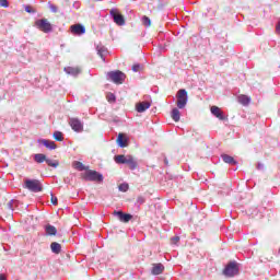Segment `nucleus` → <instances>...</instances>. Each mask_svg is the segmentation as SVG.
<instances>
[{"label": "nucleus", "mask_w": 280, "mask_h": 280, "mask_svg": "<svg viewBox=\"0 0 280 280\" xmlns=\"http://www.w3.org/2000/svg\"><path fill=\"white\" fill-rule=\"evenodd\" d=\"M211 114L217 117V119H220V121L226 120V117L224 116V112L218 106H212L210 108Z\"/></svg>", "instance_id": "nucleus-11"}, {"label": "nucleus", "mask_w": 280, "mask_h": 280, "mask_svg": "<svg viewBox=\"0 0 280 280\" xmlns=\"http://www.w3.org/2000/svg\"><path fill=\"white\" fill-rule=\"evenodd\" d=\"M107 100H108V102H115L116 98H115V95L113 93H110L107 95Z\"/></svg>", "instance_id": "nucleus-34"}, {"label": "nucleus", "mask_w": 280, "mask_h": 280, "mask_svg": "<svg viewBox=\"0 0 280 280\" xmlns=\"http://www.w3.org/2000/svg\"><path fill=\"white\" fill-rule=\"evenodd\" d=\"M223 162L228 163L229 165H237V161L229 154H223L222 155Z\"/></svg>", "instance_id": "nucleus-18"}, {"label": "nucleus", "mask_w": 280, "mask_h": 280, "mask_svg": "<svg viewBox=\"0 0 280 280\" xmlns=\"http://www.w3.org/2000/svg\"><path fill=\"white\" fill-rule=\"evenodd\" d=\"M35 27L39 30L40 32H44V34H49L54 30V26L51 25V22L47 19H40L35 22Z\"/></svg>", "instance_id": "nucleus-4"}, {"label": "nucleus", "mask_w": 280, "mask_h": 280, "mask_svg": "<svg viewBox=\"0 0 280 280\" xmlns=\"http://www.w3.org/2000/svg\"><path fill=\"white\" fill-rule=\"evenodd\" d=\"M50 250L52 253H55V255H60L61 250H62V245H60L59 243L57 242H52L50 244Z\"/></svg>", "instance_id": "nucleus-17"}, {"label": "nucleus", "mask_w": 280, "mask_h": 280, "mask_svg": "<svg viewBox=\"0 0 280 280\" xmlns=\"http://www.w3.org/2000/svg\"><path fill=\"white\" fill-rule=\"evenodd\" d=\"M178 240H180L179 237H176L175 241L178 242Z\"/></svg>", "instance_id": "nucleus-41"}, {"label": "nucleus", "mask_w": 280, "mask_h": 280, "mask_svg": "<svg viewBox=\"0 0 280 280\" xmlns=\"http://www.w3.org/2000/svg\"><path fill=\"white\" fill-rule=\"evenodd\" d=\"M24 10H25V12H27L28 14H35V12H36V10H34V9L32 8V5H25V7H24Z\"/></svg>", "instance_id": "nucleus-32"}, {"label": "nucleus", "mask_w": 280, "mask_h": 280, "mask_svg": "<svg viewBox=\"0 0 280 280\" xmlns=\"http://www.w3.org/2000/svg\"><path fill=\"white\" fill-rule=\"evenodd\" d=\"M152 104L150 102H141L136 105V110L138 113H145V110H148V108H150Z\"/></svg>", "instance_id": "nucleus-14"}, {"label": "nucleus", "mask_w": 280, "mask_h": 280, "mask_svg": "<svg viewBox=\"0 0 280 280\" xmlns=\"http://www.w3.org/2000/svg\"><path fill=\"white\" fill-rule=\"evenodd\" d=\"M50 10H51V12H58V7H56V5H54V4H51L50 5Z\"/></svg>", "instance_id": "nucleus-36"}, {"label": "nucleus", "mask_w": 280, "mask_h": 280, "mask_svg": "<svg viewBox=\"0 0 280 280\" xmlns=\"http://www.w3.org/2000/svg\"><path fill=\"white\" fill-rule=\"evenodd\" d=\"M187 106V90H179L177 92V107L185 108Z\"/></svg>", "instance_id": "nucleus-8"}, {"label": "nucleus", "mask_w": 280, "mask_h": 280, "mask_svg": "<svg viewBox=\"0 0 280 280\" xmlns=\"http://www.w3.org/2000/svg\"><path fill=\"white\" fill-rule=\"evenodd\" d=\"M164 270H165V266H163V264L161 262L153 264V267L151 269V275H154V276L163 275Z\"/></svg>", "instance_id": "nucleus-13"}, {"label": "nucleus", "mask_w": 280, "mask_h": 280, "mask_svg": "<svg viewBox=\"0 0 280 280\" xmlns=\"http://www.w3.org/2000/svg\"><path fill=\"white\" fill-rule=\"evenodd\" d=\"M223 275L230 278L235 277L236 275H240V267L237 266V262L232 261L228 264L223 270Z\"/></svg>", "instance_id": "nucleus-5"}, {"label": "nucleus", "mask_w": 280, "mask_h": 280, "mask_svg": "<svg viewBox=\"0 0 280 280\" xmlns=\"http://www.w3.org/2000/svg\"><path fill=\"white\" fill-rule=\"evenodd\" d=\"M70 30L74 36H82V34L86 33V28L82 24L71 25Z\"/></svg>", "instance_id": "nucleus-12"}, {"label": "nucleus", "mask_w": 280, "mask_h": 280, "mask_svg": "<svg viewBox=\"0 0 280 280\" xmlns=\"http://www.w3.org/2000/svg\"><path fill=\"white\" fill-rule=\"evenodd\" d=\"M69 125L74 132H82V130H84V125H82V121H80L78 118H71Z\"/></svg>", "instance_id": "nucleus-9"}, {"label": "nucleus", "mask_w": 280, "mask_h": 280, "mask_svg": "<svg viewBox=\"0 0 280 280\" xmlns=\"http://www.w3.org/2000/svg\"><path fill=\"white\" fill-rule=\"evenodd\" d=\"M108 78L114 82V84H124L126 80V74L119 70L108 72Z\"/></svg>", "instance_id": "nucleus-6"}, {"label": "nucleus", "mask_w": 280, "mask_h": 280, "mask_svg": "<svg viewBox=\"0 0 280 280\" xmlns=\"http://www.w3.org/2000/svg\"><path fill=\"white\" fill-rule=\"evenodd\" d=\"M114 161L118 165H128L129 170H137V161L132 155H116Z\"/></svg>", "instance_id": "nucleus-1"}, {"label": "nucleus", "mask_w": 280, "mask_h": 280, "mask_svg": "<svg viewBox=\"0 0 280 280\" xmlns=\"http://www.w3.org/2000/svg\"><path fill=\"white\" fill-rule=\"evenodd\" d=\"M46 163L49 167H58L60 165V162H58V160L51 161L50 159H47Z\"/></svg>", "instance_id": "nucleus-28"}, {"label": "nucleus", "mask_w": 280, "mask_h": 280, "mask_svg": "<svg viewBox=\"0 0 280 280\" xmlns=\"http://www.w3.org/2000/svg\"><path fill=\"white\" fill-rule=\"evenodd\" d=\"M238 102L243 106H248V104H250V97H248L247 95L242 94V95L238 96Z\"/></svg>", "instance_id": "nucleus-20"}, {"label": "nucleus", "mask_w": 280, "mask_h": 280, "mask_svg": "<svg viewBox=\"0 0 280 280\" xmlns=\"http://www.w3.org/2000/svg\"><path fill=\"white\" fill-rule=\"evenodd\" d=\"M114 215H116L118 220L125 224H128V222L132 220V214L124 213V211H114Z\"/></svg>", "instance_id": "nucleus-10"}, {"label": "nucleus", "mask_w": 280, "mask_h": 280, "mask_svg": "<svg viewBox=\"0 0 280 280\" xmlns=\"http://www.w3.org/2000/svg\"><path fill=\"white\" fill-rule=\"evenodd\" d=\"M72 167L74 170H78L79 172H84V171L89 170L82 162H78V161H74L72 163Z\"/></svg>", "instance_id": "nucleus-19"}, {"label": "nucleus", "mask_w": 280, "mask_h": 280, "mask_svg": "<svg viewBox=\"0 0 280 280\" xmlns=\"http://www.w3.org/2000/svg\"><path fill=\"white\" fill-rule=\"evenodd\" d=\"M117 143L120 148H128V139L124 137V133L118 135Z\"/></svg>", "instance_id": "nucleus-16"}, {"label": "nucleus", "mask_w": 280, "mask_h": 280, "mask_svg": "<svg viewBox=\"0 0 280 280\" xmlns=\"http://www.w3.org/2000/svg\"><path fill=\"white\" fill-rule=\"evenodd\" d=\"M50 202H51L52 205H55V206L58 205V198L51 196Z\"/></svg>", "instance_id": "nucleus-35"}, {"label": "nucleus", "mask_w": 280, "mask_h": 280, "mask_svg": "<svg viewBox=\"0 0 280 280\" xmlns=\"http://www.w3.org/2000/svg\"><path fill=\"white\" fill-rule=\"evenodd\" d=\"M13 203L14 201H9L4 207V211L8 213V215H12V211H14Z\"/></svg>", "instance_id": "nucleus-25"}, {"label": "nucleus", "mask_w": 280, "mask_h": 280, "mask_svg": "<svg viewBox=\"0 0 280 280\" xmlns=\"http://www.w3.org/2000/svg\"><path fill=\"white\" fill-rule=\"evenodd\" d=\"M67 71L71 75H78V73H80V69H78V68H68Z\"/></svg>", "instance_id": "nucleus-29"}, {"label": "nucleus", "mask_w": 280, "mask_h": 280, "mask_svg": "<svg viewBox=\"0 0 280 280\" xmlns=\"http://www.w3.org/2000/svg\"><path fill=\"white\" fill-rule=\"evenodd\" d=\"M45 231L47 235H56V233H58V230L56 229V226L51 225V224H47L45 226Z\"/></svg>", "instance_id": "nucleus-21"}, {"label": "nucleus", "mask_w": 280, "mask_h": 280, "mask_svg": "<svg viewBox=\"0 0 280 280\" xmlns=\"http://www.w3.org/2000/svg\"><path fill=\"white\" fill-rule=\"evenodd\" d=\"M138 202L140 203V205H143V202H145V198H143V197H138Z\"/></svg>", "instance_id": "nucleus-37"}, {"label": "nucleus", "mask_w": 280, "mask_h": 280, "mask_svg": "<svg viewBox=\"0 0 280 280\" xmlns=\"http://www.w3.org/2000/svg\"><path fill=\"white\" fill-rule=\"evenodd\" d=\"M178 240H180L179 237H176L175 241L178 242Z\"/></svg>", "instance_id": "nucleus-40"}, {"label": "nucleus", "mask_w": 280, "mask_h": 280, "mask_svg": "<svg viewBox=\"0 0 280 280\" xmlns=\"http://www.w3.org/2000/svg\"><path fill=\"white\" fill-rule=\"evenodd\" d=\"M142 25H144V27H152V20L147 15L142 16Z\"/></svg>", "instance_id": "nucleus-26"}, {"label": "nucleus", "mask_w": 280, "mask_h": 280, "mask_svg": "<svg viewBox=\"0 0 280 280\" xmlns=\"http://www.w3.org/2000/svg\"><path fill=\"white\" fill-rule=\"evenodd\" d=\"M164 163L167 165V163H168L167 160H164Z\"/></svg>", "instance_id": "nucleus-39"}, {"label": "nucleus", "mask_w": 280, "mask_h": 280, "mask_svg": "<svg viewBox=\"0 0 280 280\" xmlns=\"http://www.w3.org/2000/svg\"><path fill=\"white\" fill-rule=\"evenodd\" d=\"M81 178H83V180H91L93 183H102V180H104V176L97 173V171L93 170H89L81 174Z\"/></svg>", "instance_id": "nucleus-2"}, {"label": "nucleus", "mask_w": 280, "mask_h": 280, "mask_svg": "<svg viewBox=\"0 0 280 280\" xmlns=\"http://www.w3.org/2000/svg\"><path fill=\"white\" fill-rule=\"evenodd\" d=\"M25 189L33 191V194H38L43 191V184L38 179H26L24 182Z\"/></svg>", "instance_id": "nucleus-3"}, {"label": "nucleus", "mask_w": 280, "mask_h": 280, "mask_svg": "<svg viewBox=\"0 0 280 280\" xmlns=\"http://www.w3.org/2000/svg\"><path fill=\"white\" fill-rule=\"evenodd\" d=\"M52 137L55 141H65V138L62 137V132L60 131H55Z\"/></svg>", "instance_id": "nucleus-27"}, {"label": "nucleus", "mask_w": 280, "mask_h": 280, "mask_svg": "<svg viewBox=\"0 0 280 280\" xmlns=\"http://www.w3.org/2000/svg\"><path fill=\"white\" fill-rule=\"evenodd\" d=\"M0 280H7V279H5V276L0 275Z\"/></svg>", "instance_id": "nucleus-38"}, {"label": "nucleus", "mask_w": 280, "mask_h": 280, "mask_svg": "<svg viewBox=\"0 0 280 280\" xmlns=\"http://www.w3.org/2000/svg\"><path fill=\"white\" fill-rule=\"evenodd\" d=\"M119 191H128L130 189V186L128 184H120L118 186Z\"/></svg>", "instance_id": "nucleus-31"}, {"label": "nucleus", "mask_w": 280, "mask_h": 280, "mask_svg": "<svg viewBox=\"0 0 280 280\" xmlns=\"http://www.w3.org/2000/svg\"><path fill=\"white\" fill-rule=\"evenodd\" d=\"M96 51H97V55L100 56V58H102V60L104 61L105 59V56H106V47L104 46H98L96 47Z\"/></svg>", "instance_id": "nucleus-23"}, {"label": "nucleus", "mask_w": 280, "mask_h": 280, "mask_svg": "<svg viewBox=\"0 0 280 280\" xmlns=\"http://www.w3.org/2000/svg\"><path fill=\"white\" fill-rule=\"evenodd\" d=\"M0 8H10L8 0H0Z\"/></svg>", "instance_id": "nucleus-33"}, {"label": "nucleus", "mask_w": 280, "mask_h": 280, "mask_svg": "<svg viewBox=\"0 0 280 280\" xmlns=\"http://www.w3.org/2000/svg\"><path fill=\"white\" fill-rule=\"evenodd\" d=\"M34 160L36 163H47V155L43 154V153H37L34 156Z\"/></svg>", "instance_id": "nucleus-22"}, {"label": "nucleus", "mask_w": 280, "mask_h": 280, "mask_svg": "<svg viewBox=\"0 0 280 280\" xmlns=\"http://www.w3.org/2000/svg\"><path fill=\"white\" fill-rule=\"evenodd\" d=\"M171 117L174 121H180V110H178V108H174L172 110Z\"/></svg>", "instance_id": "nucleus-24"}, {"label": "nucleus", "mask_w": 280, "mask_h": 280, "mask_svg": "<svg viewBox=\"0 0 280 280\" xmlns=\"http://www.w3.org/2000/svg\"><path fill=\"white\" fill-rule=\"evenodd\" d=\"M131 69L135 73H139V71L143 69V67H141V65L139 63H135Z\"/></svg>", "instance_id": "nucleus-30"}, {"label": "nucleus", "mask_w": 280, "mask_h": 280, "mask_svg": "<svg viewBox=\"0 0 280 280\" xmlns=\"http://www.w3.org/2000/svg\"><path fill=\"white\" fill-rule=\"evenodd\" d=\"M109 14L110 16H113L114 23H116V25H126V19L124 18V15H121V13H119L117 9H112L109 11Z\"/></svg>", "instance_id": "nucleus-7"}, {"label": "nucleus", "mask_w": 280, "mask_h": 280, "mask_svg": "<svg viewBox=\"0 0 280 280\" xmlns=\"http://www.w3.org/2000/svg\"><path fill=\"white\" fill-rule=\"evenodd\" d=\"M38 143H42V145H45L48 150H56L57 148L56 142L47 139H40L38 140Z\"/></svg>", "instance_id": "nucleus-15"}]
</instances>
